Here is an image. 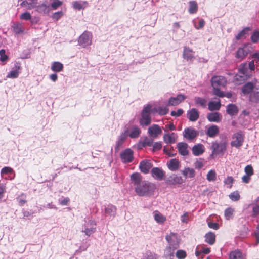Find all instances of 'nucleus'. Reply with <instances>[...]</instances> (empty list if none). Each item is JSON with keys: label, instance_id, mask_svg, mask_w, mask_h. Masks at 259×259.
Wrapping results in <instances>:
<instances>
[{"label": "nucleus", "instance_id": "f257e3e1", "mask_svg": "<svg viewBox=\"0 0 259 259\" xmlns=\"http://www.w3.org/2000/svg\"><path fill=\"white\" fill-rule=\"evenodd\" d=\"M242 92L245 95L250 94V101H259V84L257 80H254L245 84L242 88Z\"/></svg>", "mask_w": 259, "mask_h": 259}, {"label": "nucleus", "instance_id": "f03ea898", "mask_svg": "<svg viewBox=\"0 0 259 259\" xmlns=\"http://www.w3.org/2000/svg\"><path fill=\"white\" fill-rule=\"evenodd\" d=\"M156 188L155 184L148 181H143L136 187L135 192L140 196H150L154 194Z\"/></svg>", "mask_w": 259, "mask_h": 259}, {"label": "nucleus", "instance_id": "7ed1b4c3", "mask_svg": "<svg viewBox=\"0 0 259 259\" xmlns=\"http://www.w3.org/2000/svg\"><path fill=\"white\" fill-rule=\"evenodd\" d=\"M251 75L248 69L247 64L246 63L241 64L239 68L238 73L234 77V81L236 83H240V81L250 78Z\"/></svg>", "mask_w": 259, "mask_h": 259}, {"label": "nucleus", "instance_id": "20e7f679", "mask_svg": "<svg viewBox=\"0 0 259 259\" xmlns=\"http://www.w3.org/2000/svg\"><path fill=\"white\" fill-rule=\"evenodd\" d=\"M245 135L244 132L239 131L233 134L231 137L230 145L233 147L239 148L244 142Z\"/></svg>", "mask_w": 259, "mask_h": 259}, {"label": "nucleus", "instance_id": "39448f33", "mask_svg": "<svg viewBox=\"0 0 259 259\" xmlns=\"http://www.w3.org/2000/svg\"><path fill=\"white\" fill-rule=\"evenodd\" d=\"M97 223L95 220L88 219L85 220L84 223L82 225L81 232L84 233L85 235L90 236L96 231Z\"/></svg>", "mask_w": 259, "mask_h": 259}, {"label": "nucleus", "instance_id": "423d86ee", "mask_svg": "<svg viewBox=\"0 0 259 259\" xmlns=\"http://www.w3.org/2000/svg\"><path fill=\"white\" fill-rule=\"evenodd\" d=\"M92 42V34L91 32L85 31L78 38V45L82 48L90 46Z\"/></svg>", "mask_w": 259, "mask_h": 259}, {"label": "nucleus", "instance_id": "0eeeda50", "mask_svg": "<svg viewBox=\"0 0 259 259\" xmlns=\"http://www.w3.org/2000/svg\"><path fill=\"white\" fill-rule=\"evenodd\" d=\"M211 82V85L213 88V94H215L217 90H220V88L224 87L227 83L226 78L222 76H215L212 77Z\"/></svg>", "mask_w": 259, "mask_h": 259}, {"label": "nucleus", "instance_id": "6e6552de", "mask_svg": "<svg viewBox=\"0 0 259 259\" xmlns=\"http://www.w3.org/2000/svg\"><path fill=\"white\" fill-rule=\"evenodd\" d=\"M151 109V106H146L143 110L142 117L140 119V124L142 126H147L151 122V119L150 116V112Z\"/></svg>", "mask_w": 259, "mask_h": 259}, {"label": "nucleus", "instance_id": "1a4fd4ad", "mask_svg": "<svg viewBox=\"0 0 259 259\" xmlns=\"http://www.w3.org/2000/svg\"><path fill=\"white\" fill-rule=\"evenodd\" d=\"M124 132L126 133L127 136H129L131 138H138L141 133V129L137 125H132L124 130Z\"/></svg>", "mask_w": 259, "mask_h": 259}, {"label": "nucleus", "instance_id": "9d476101", "mask_svg": "<svg viewBox=\"0 0 259 259\" xmlns=\"http://www.w3.org/2000/svg\"><path fill=\"white\" fill-rule=\"evenodd\" d=\"M166 240L168 242L169 245L172 247L178 248L180 244V239L176 233H170L166 235Z\"/></svg>", "mask_w": 259, "mask_h": 259}, {"label": "nucleus", "instance_id": "9b49d317", "mask_svg": "<svg viewBox=\"0 0 259 259\" xmlns=\"http://www.w3.org/2000/svg\"><path fill=\"white\" fill-rule=\"evenodd\" d=\"M120 157L123 162H131L134 158L133 152L131 149L127 148L120 153Z\"/></svg>", "mask_w": 259, "mask_h": 259}, {"label": "nucleus", "instance_id": "f8f14e48", "mask_svg": "<svg viewBox=\"0 0 259 259\" xmlns=\"http://www.w3.org/2000/svg\"><path fill=\"white\" fill-rule=\"evenodd\" d=\"M35 10L40 14H47L51 11V7L48 2L44 1L41 4L36 5Z\"/></svg>", "mask_w": 259, "mask_h": 259}, {"label": "nucleus", "instance_id": "ddd939ff", "mask_svg": "<svg viewBox=\"0 0 259 259\" xmlns=\"http://www.w3.org/2000/svg\"><path fill=\"white\" fill-rule=\"evenodd\" d=\"M21 67L20 64L18 62H16L15 64V66L12 69L11 71L8 73L7 75V78H16L18 77L20 73V70Z\"/></svg>", "mask_w": 259, "mask_h": 259}, {"label": "nucleus", "instance_id": "4468645a", "mask_svg": "<svg viewBox=\"0 0 259 259\" xmlns=\"http://www.w3.org/2000/svg\"><path fill=\"white\" fill-rule=\"evenodd\" d=\"M148 133L150 137L157 138L162 133V129L158 125L153 124L149 127Z\"/></svg>", "mask_w": 259, "mask_h": 259}, {"label": "nucleus", "instance_id": "2eb2a0df", "mask_svg": "<svg viewBox=\"0 0 259 259\" xmlns=\"http://www.w3.org/2000/svg\"><path fill=\"white\" fill-rule=\"evenodd\" d=\"M178 136L176 133H165L163 135V141L166 144L175 143L177 139Z\"/></svg>", "mask_w": 259, "mask_h": 259}, {"label": "nucleus", "instance_id": "dca6fc26", "mask_svg": "<svg viewBox=\"0 0 259 259\" xmlns=\"http://www.w3.org/2000/svg\"><path fill=\"white\" fill-rule=\"evenodd\" d=\"M19 1H22L20 4L21 6L29 10L35 8L36 5L38 4V0H19Z\"/></svg>", "mask_w": 259, "mask_h": 259}, {"label": "nucleus", "instance_id": "f3484780", "mask_svg": "<svg viewBox=\"0 0 259 259\" xmlns=\"http://www.w3.org/2000/svg\"><path fill=\"white\" fill-rule=\"evenodd\" d=\"M186 97L182 94H179L176 97H171L169 98L168 105L169 106H176L180 104L185 100Z\"/></svg>", "mask_w": 259, "mask_h": 259}, {"label": "nucleus", "instance_id": "a211bd4d", "mask_svg": "<svg viewBox=\"0 0 259 259\" xmlns=\"http://www.w3.org/2000/svg\"><path fill=\"white\" fill-rule=\"evenodd\" d=\"M211 148L213 152L216 154L224 152L226 149V145L225 143H219L214 142L212 143Z\"/></svg>", "mask_w": 259, "mask_h": 259}, {"label": "nucleus", "instance_id": "6ab92c4d", "mask_svg": "<svg viewBox=\"0 0 259 259\" xmlns=\"http://www.w3.org/2000/svg\"><path fill=\"white\" fill-rule=\"evenodd\" d=\"M152 164L150 160H143L140 162L139 168L142 172L147 174L149 172L150 169L152 167Z\"/></svg>", "mask_w": 259, "mask_h": 259}, {"label": "nucleus", "instance_id": "aec40b11", "mask_svg": "<svg viewBox=\"0 0 259 259\" xmlns=\"http://www.w3.org/2000/svg\"><path fill=\"white\" fill-rule=\"evenodd\" d=\"M187 117L192 122L196 121L199 117V113L196 108H192L187 112Z\"/></svg>", "mask_w": 259, "mask_h": 259}, {"label": "nucleus", "instance_id": "412c9836", "mask_svg": "<svg viewBox=\"0 0 259 259\" xmlns=\"http://www.w3.org/2000/svg\"><path fill=\"white\" fill-rule=\"evenodd\" d=\"M207 118L210 122L218 123L221 121L222 116L219 112H211L207 115Z\"/></svg>", "mask_w": 259, "mask_h": 259}, {"label": "nucleus", "instance_id": "4be33fe9", "mask_svg": "<svg viewBox=\"0 0 259 259\" xmlns=\"http://www.w3.org/2000/svg\"><path fill=\"white\" fill-rule=\"evenodd\" d=\"M197 135L196 131L192 128L185 129L183 133L184 137L189 140L193 139L196 137Z\"/></svg>", "mask_w": 259, "mask_h": 259}, {"label": "nucleus", "instance_id": "5701e85b", "mask_svg": "<svg viewBox=\"0 0 259 259\" xmlns=\"http://www.w3.org/2000/svg\"><path fill=\"white\" fill-rule=\"evenodd\" d=\"M183 55V58L187 61H193L194 59V52L189 47H184Z\"/></svg>", "mask_w": 259, "mask_h": 259}, {"label": "nucleus", "instance_id": "b1692460", "mask_svg": "<svg viewBox=\"0 0 259 259\" xmlns=\"http://www.w3.org/2000/svg\"><path fill=\"white\" fill-rule=\"evenodd\" d=\"M153 216L156 223L159 224H163L166 220V217L157 210L153 212Z\"/></svg>", "mask_w": 259, "mask_h": 259}, {"label": "nucleus", "instance_id": "393cba45", "mask_svg": "<svg viewBox=\"0 0 259 259\" xmlns=\"http://www.w3.org/2000/svg\"><path fill=\"white\" fill-rule=\"evenodd\" d=\"M219 133V128L216 125H211L208 127L206 131L207 135L211 138L215 137Z\"/></svg>", "mask_w": 259, "mask_h": 259}, {"label": "nucleus", "instance_id": "a878e982", "mask_svg": "<svg viewBox=\"0 0 259 259\" xmlns=\"http://www.w3.org/2000/svg\"><path fill=\"white\" fill-rule=\"evenodd\" d=\"M152 177L157 180H162L164 175V172L162 169L158 167L152 168L151 170Z\"/></svg>", "mask_w": 259, "mask_h": 259}, {"label": "nucleus", "instance_id": "bb28decb", "mask_svg": "<svg viewBox=\"0 0 259 259\" xmlns=\"http://www.w3.org/2000/svg\"><path fill=\"white\" fill-rule=\"evenodd\" d=\"M192 153L195 156L202 155L205 151V147L201 144L194 145L192 149Z\"/></svg>", "mask_w": 259, "mask_h": 259}, {"label": "nucleus", "instance_id": "cd10ccee", "mask_svg": "<svg viewBox=\"0 0 259 259\" xmlns=\"http://www.w3.org/2000/svg\"><path fill=\"white\" fill-rule=\"evenodd\" d=\"M229 257V259H245V256L238 249L231 251Z\"/></svg>", "mask_w": 259, "mask_h": 259}, {"label": "nucleus", "instance_id": "c85d7f7f", "mask_svg": "<svg viewBox=\"0 0 259 259\" xmlns=\"http://www.w3.org/2000/svg\"><path fill=\"white\" fill-rule=\"evenodd\" d=\"M179 152L183 156L187 155L189 153L188 144L186 143L180 142L177 144Z\"/></svg>", "mask_w": 259, "mask_h": 259}, {"label": "nucleus", "instance_id": "c756f323", "mask_svg": "<svg viewBox=\"0 0 259 259\" xmlns=\"http://www.w3.org/2000/svg\"><path fill=\"white\" fill-rule=\"evenodd\" d=\"M177 248L169 245L167 246L164 250V256L167 259H174L175 251Z\"/></svg>", "mask_w": 259, "mask_h": 259}, {"label": "nucleus", "instance_id": "7c9ffc66", "mask_svg": "<svg viewBox=\"0 0 259 259\" xmlns=\"http://www.w3.org/2000/svg\"><path fill=\"white\" fill-rule=\"evenodd\" d=\"M179 164L178 159H172L167 163V166L170 170L175 171L179 168Z\"/></svg>", "mask_w": 259, "mask_h": 259}, {"label": "nucleus", "instance_id": "2f4dec72", "mask_svg": "<svg viewBox=\"0 0 259 259\" xmlns=\"http://www.w3.org/2000/svg\"><path fill=\"white\" fill-rule=\"evenodd\" d=\"M182 174L186 178H193L195 176V171L193 168L186 167L182 170Z\"/></svg>", "mask_w": 259, "mask_h": 259}, {"label": "nucleus", "instance_id": "473e14b6", "mask_svg": "<svg viewBox=\"0 0 259 259\" xmlns=\"http://www.w3.org/2000/svg\"><path fill=\"white\" fill-rule=\"evenodd\" d=\"M248 54V51L246 47L240 48L238 49L236 53V57L240 60H242Z\"/></svg>", "mask_w": 259, "mask_h": 259}, {"label": "nucleus", "instance_id": "72a5a7b5", "mask_svg": "<svg viewBox=\"0 0 259 259\" xmlns=\"http://www.w3.org/2000/svg\"><path fill=\"white\" fill-rule=\"evenodd\" d=\"M194 100L196 106H200L203 108L206 107L207 101L206 99L199 97H195Z\"/></svg>", "mask_w": 259, "mask_h": 259}, {"label": "nucleus", "instance_id": "f704fd0d", "mask_svg": "<svg viewBox=\"0 0 259 259\" xmlns=\"http://www.w3.org/2000/svg\"><path fill=\"white\" fill-rule=\"evenodd\" d=\"M105 212L107 215L114 217L116 214V208L114 206L109 205L105 208Z\"/></svg>", "mask_w": 259, "mask_h": 259}, {"label": "nucleus", "instance_id": "c9c22d12", "mask_svg": "<svg viewBox=\"0 0 259 259\" xmlns=\"http://www.w3.org/2000/svg\"><path fill=\"white\" fill-rule=\"evenodd\" d=\"M127 137V134L124 132V131L120 134L117 141L116 142V146L115 147L116 149H118V148L123 144Z\"/></svg>", "mask_w": 259, "mask_h": 259}, {"label": "nucleus", "instance_id": "e433bc0d", "mask_svg": "<svg viewBox=\"0 0 259 259\" xmlns=\"http://www.w3.org/2000/svg\"><path fill=\"white\" fill-rule=\"evenodd\" d=\"M208 109L210 111L218 110L221 107L220 101H210L208 103Z\"/></svg>", "mask_w": 259, "mask_h": 259}, {"label": "nucleus", "instance_id": "4c0bfd02", "mask_svg": "<svg viewBox=\"0 0 259 259\" xmlns=\"http://www.w3.org/2000/svg\"><path fill=\"white\" fill-rule=\"evenodd\" d=\"M205 241L210 245L214 243L215 241V235L212 232H209L205 235Z\"/></svg>", "mask_w": 259, "mask_h": 259}, {"label": "nucleus", "instance_id": "58836bf2", "mask_svg": "<svg viewBox=\"0 0 259 259\" xmlns=\"http://www.w3.org/2000/svg\"><path fill=\"white\" fill-rule=\"evenodd\" d=\"M189 8L188 10L190 14L196 13L198 10V5L197 3L194 1H190L189 2Z\"/></svg>", "mask_w": 259, "mask_h": 259}, {"label": "nucleus", "instance_id": "ea45409f", "mask_svg": "<svg viewBox=\"0 0 259 259\" xmlns=\"http://www.w3.org/2000/svg\"><path fill=\"white\" fill-rule=\"evenodd\" d=\"M63 65L59 62H54L51 66V69L55 72H60L63 70Z\"/></svg>", "mask_w": 259, "mask_h": 259}, {"label": "nucleus", "instance_id": "a19ab883", "mask_svg": "<svg viewBox=\"0 0 259 259\" xmlns=\"http://www.w3.org/2000/svg\"><path fill=\"white\" fill-rule=\"evenodd\" d=\"M227 112L231 115L237 114L238 112L237 106L234 104L228 105L227 107Z\"/></svg>", "mask_w": 259, "mask_h": 259}, {"label": "nucleus", "instance_id": "79ce46f5", "mask_svg": "<svg viewBox=\"0 0 259 259\" xmlns=\"http://www.w3.org/2000/svg\"><path fill=\"white\" fill-rule=\"evenodd\" d=\"M234 209L231 207L227 208L224 212L225 217L226 220H229L233 219L234 217Z\"/></svg>", "mask_w": 259, "mask_h": 259}, {"label": "nucleus", "instance_id": "37998d69", "mask_svg": "<svg viewBox=\"0 0 259 259\" xmlns=\"http://www.w3.org/2000/svg\"><path fill=\"white\" fill-rule=\"evenodd\" d=\"M171 180H169L170 183L171 184H181L184 182L183 179L181 176H174L170 177Z\"/></svg>", "mask_w": 259, "mask_h": 259}, {"label": "nucleus", "instance_id": "c03bdc74", "mask_svg": "<svg viewBox=\"0 0 259 259\" xmlns=\"http://www.w3.org/2000/svg\"><path fill=\"white\" fill-rule=\"evenodd\" d=\"M132 180L133 181L134 185H138L141 183V177L138 173L133 174L131 176Z\"/></svg>", "mask_w": 259, "mask_h": 259}, {"label": "nucleus", "instance_id": "a18cd8bd", "mask_svg": "<svg viewBox=\"0 0 259 259\" xmlns=\"http://www.w3.org/2000/svg\"><path fill=\"white\" fill-rule=\"evenodd\" d=\"M207 180L209 181H215L217 179V174L214 170L211 169L207 174Z\"/></svg>", "mask_w": 259, "mask_h": 259}, {"label": "nucleus", "instance_id": "49530a36", "mask_svg": "<svg viewBox=\"0 0 259 259\" xmlns=\"http://www.w3.org/2000/svg\"><path fill=\"white\" fill-rule=\"evenodd\" d=\"M153 145V140L147 138H145L143 141L139 143V146L145 147L146 146H151Z\"/></svg>", "mask_w": 259, "mask_h": 259}, {"label": "nucleus", "instance_id": "de8ad7c7", "mask_svg": "<svg viewBox=\"0 0 259 259\" xmlns=\"http://www.w3.org/2000/svg\"><path fill=\"white\" fill-rule=\"evenodd\" d=\"M214 95L219 97H226L228 98H231L232 96L231 92L224 93L221 90H217Z\"/></svg>", "mask_w": 259, "mask_h": 259}, {"label": "nucleus", "instance_id": "09e8293b", "mask_svg": "<svg viewBox=\"0 0 259 259\" xmlns=\"http://www.w3.org/2000/svg\"><path fill=\"white\" fill-rule=\"evenodd\" d=\"M249 30L248 28H246L243 29L241 31H240L238 34L236 36V39L237 40H239L241 39H243L245 38V35Z\"/></svg>", "mask_w": 259, "mask_h": 259}, {"label": "nucleus", "instance_id": "8fccbe9b", "mask_svg": "<svg viewBox=\"0 0 259 259\" xmlns=\"http://www.w3.org/2000/svg\"><path fill=\"white\" fill-rule=\"evenodd\" d=\"M13 30L16 34H20L23 32L24 30L22 25L20 23L15 24L12 26Z\"/></svg>", "mask_w": 259, "mask_h": 259}, {"label": "nucleus", "instance_id": "3c124183", "mask_svg": "<svg viewBox=\"0 0 259 259\" xmlns=\"http://www.w3.org/2000/svg\"><path fill=\"white\" fill-rule=\"evenodd\" d=\"M9 59L8 56L6 54V51L4 49L0 50V60L4 64H6Z\"/></svg>", "mask_w": 259, "mask_h": 259}, {"label": "nucleus", "instance_id": "603ef678", "mask_svg": "<svg viewBox=\"0 0 259 259\" xmlns=\"http://www.w3.org/2000/svg\"><path fill=\"white\" fill-rule=\"evenodd\" d=\"M86 4V2H83L81 3L80 2L75 1L73 3V7L74 9L79 10L82 9H84Z\"/></svg>", "mask_w": 259, "mask_h": 259}, {"label": "nucleus", "instance_id": "864d4df0", "mask_svg": "<svg viewBox=\"0 0 259 259\" xmlns=\"http://www.w3.org/2000/svg\"><path fill=\"white\" fill-rule=\"evenodd\" d=\"M234 181V179L231 176L227 177L224 180V184L227 187L231 188L232 186V184Z\"/></svg>", "mask_w": 259, "mask_h": 259}, {"label": "nucleus", "instance_id": "5fc2aeb1", "mask_svg": "<svg viewBox=\"0 0 259 259\" xmlns=\"http://www.w3.org/2000/svg\"><path fill=\"white\" fill-rule=\"evenodd\" d=\"M176 256L178 259H184L187 256V253L183 250H178L176 253Z\"/></svg>", "mask_w": 259, "mask_h": 259}, {"label": "nucleus", "instance_id": "6e6d98bb", "mask_svg": "<svg viewBox=\"0 0 259 259\" xmlns=\"http://www.w3.org/2000/svg\"><path fill=\"white\" fill-rule=\"evenodd\" d=\"M52 1L51 3V8L54 9H57L59 7H60L62 4V2L60 1L59 0H51Z\"/></svg>", "mask_w": 259, "mask_h": 259}, {"label": "nucleus", "instance_id": "4d7b16f0", "mask_svg": "<svg viewBox=\"0 0 259 259\" xmlns=\"http://www.w3.org/2000/svg\"><path fill=\"white\" fill-rule=\"evenodd\" d=\"M13 169L10 167L6 166L2 169L1 174V176L3 177L4 175H6L10 173L13 172Z\"/></svg>", "mask_w": 259, "mask_h": 259}, {"label": "nucleus", "instance_id": "13d9d810", "mask_svg": "<svg viewBox=\"0 0 259 259\" xmlns=\"http://www.w3.org/2000/svg\"><path fill=\"white\" fill-rule=\"evenodd\" d=\"M157 256L155 254L152 253L151 252H146L143 258L141 259H156Z\"/></svg>", "mask_w": 259, "mask_h": 259}, {"label": "nucleus", "instance_id": "bf43d9fd", "mask_svg": "<svg viewBox=\"0 0 259 259\" xmlns=\"http://www.w3.org/2000/svg\"><path fill=\"white\" fill-rule=\"evenodd\" d=\"M31 14L27 12L23 13L20 15V18L22 20H29L31 19Z\"/></svg>", "mask_w": 259, "mask_h": 259}, {"label": "nucleus", "instance_id": "052dcab7", "mask_svg": "<svg viewBox=\"0 0 259 259\" xmlns=\"http://www.w3.org/2000/svg\"><path fill=\"white\" fill-rule=\"evenodd\" d=\"M229 198L233 201H237L240 198V195L237 192H234L229 195Z\"/></svg>", "mask_w": 259, "mask_h": 259}, {"label": "nucleus", "instance_id": "680f3d73", "mask_svg": "<svg viewBox=\"0 0 259 259\" xmlns=\"http://www.w3.org/2000/svg\"><path fill=\"white\" fill-rule=\"evenodd\" d=\"M63 15V13L62 11H58L54 13L52 15V19L56 21L58 20L60 18H61Z\"/></svg>", "mask_w": 259, "mask_h": 259}, {"label": "nucleus", "instance_id": "e2e57ef3", "mask_svg": "<svg viewBox=\"0 0 259 259\" xmlns=\"http://www.w3.org/2000/svg\"><path fill=\"white\" fill-rule=\"evenodd\" d=\"M163 130L165 133H168L169 131L175 130L176 126L172 123H171L169 124L166 125L165 127L163 128Z\"/></svg>", "mask_w": 259, "mask_h": 259}, {"label": "nucleus", "instance_id": "0e129e2a", "mask_svg": "<svg viewBox=\"0 0 259 259\" xmlns=\"http://www.w3.org/2000/svg\"><path fill=\"white\" fill-rule=\"evenodd\" d=\"M251 40L253 43H256L258 41L259 39V31H256L254 32L253 34L251 36Z\"/></svg>", "mask_w": 259, "mask_h": 259}, {"label": "nucleus", "instance_id": "69168bd1", "mask_svg": "<svg viewBox=\"0 0 259 259\" xmlns=\"http://www.w3.org/2000/svg\"><path fill=\"white\" fill-rule=\"evenodd\" d=\"M245 172L246 175L250 176H252L253 174V170L252 167L250 165H247L245 167Z\"/></svg>", "mask_w": 259, "mask_h": 259}, {"label": "nucleus", "instance_id": "338daca9", "mask_svg": "<svg viewBox=\"0 0 259 259\" xmlns=\"http://www.w3.org/2000/svg\"><path fill=\"white\" fill-rule=\"evenodd\" d=\"M183 112L184 111L182 109H179L177 111H172L170 114L172 116L179 117L181 116L183 113Z\"/></svg>", "mask_w": 259, "mask_h": 259}, {"label": "nucleus", "instance_id": "774afa93", "mask_svg": "<svg viewBox=\"0 0 259 259\" xmlns=\"http://www.w3.org/2000/svg\"><path fill=\"white\" fill-rule=\"evenodd\" d=\"M168 112V109L166 107H159L158 109V113L161 115L166 114Z\"/></svg>", "mask_w": 259, "mask_h": 259}]
</instances>
